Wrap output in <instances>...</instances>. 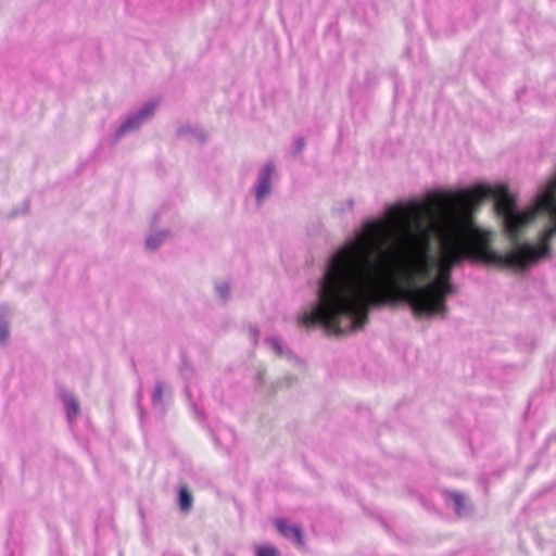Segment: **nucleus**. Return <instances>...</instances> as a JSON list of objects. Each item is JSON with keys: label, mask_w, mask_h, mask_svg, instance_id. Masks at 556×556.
Returning a JSON list of instances; mask_svg holds the SVG:
<instances>
[{"label": "nucleus", "mask_w": 556, "mask_h": 556, "mask_svg": "<svg viewBox=\"0 0 556 556\" xmlns=\"http://www.w3.org/2000/svg\"><path fill=\"white\" fill-rule=\"evenodd\" d=\"M470 189L456 193H429L424 202L394 205L383 219L368 222L356 237L330 257L323 276L318 302L303 313L299 324L305 328L321 325L327 333L340 334L362 328L368 321L371 304L362 300L363 289L377 274L384 251H394L397 267L390 285L418 286L432 276L435 258L430 253V230L426 217L441 212L477 208Z\"/></svg>", "instance_id": "f257e3e1"}, {"label": "nucleus", "mask_w": 556, "mask_h": 556, "mask_svg": "<svg viewBox=\"0 0 556 556\" xmlns=\"http://www.w3.org/2000/svg\"><path fill=\"white\" fill-rule=\"evenodd\" d=\"M473 210L450 211L437 224L440 245L438 275L424 286L388 283L394 280L397 255L384 251L377 264V275L363 289L362 300L371 304H388L396 301L407 303L418 317L431 316L446 311V298L453 292L451 275L453 267L464 260L482 262L502 267L500 253L492 250V235L479 228L473 220Z\"/></svg>", "instance_id": "f03ea898"}, {"label": "nucleus", "mask_w": 556, "mask_h": 556, "mask_svg": "<svg viewBox=\"0 0 556 556\" xmlns=\"http://www.w3.org/2000/svg\"><path fill=\"white\" fill-rule=\"evenodd\" d=\"M227 291H228L227 287H225V288L219 287V292L223 294V296L226 295Z\"/></svg>", "instance_id": "4468645a"}, {"label": "nucleus", "mask_w": 556, "mask_h": 556, "mask_svg": "<svg viewBox=\"0 0 556 556\" xmlns=\"http://www.w3.org/2000/svg\"><path fill=\"white\" fill-rule=\"evenodd\" d=\"M193 497L186 485L179 489V508L181 511H189L192 507Z\"/></svg>", "instance_id": "0eeeda50"}, {"label": "nucleus", "mask_w": 556, "mask_h": 556, "mask_svg": "<svg viewBox=\"0 0 556 556\" xmlns=\"http://www.w3.org/2000/svg\"><path fill=\"white\" fill-rule=\"evenodd\" d=\"M279 551L273 545H261L256 548V556H279Z\"/></svg>", "instance_id": "1a4fd4ad"}, {"label": "nucleus", "mask_w": 556, "mask_h": 556, "mask_svg": "<svg viewBox=\"0 0 556 556\" xmlns=\"http://www.w3.org/2000/svg\"><path fill=\"white\" fill-rule=\"evenodd\" d=\"M8 336L7 325L0 321V341L4 340Z\"/></svg>", "instance_id": "ddd939ff"}, {"label": "nucleus", "mask_w": 556, "mask_h": 556, "mask_svg": "<svg viewBox=\"0 0 556 556\" xmlns=\"http://www.w3.org/2000/svg\"><path fill=\"white\" fill-rule=\"evenodd\" d=\"M457 513L460 515L465 506V496L459 493L452 494Z\"/></svg>", "instance_id": "9b49d317"}, {"label": "nucleus", "mask_w": 556, "mask_h": 556, "mask_svg": "<svg viewBox=\"0 0 556 556\" xmlns=\"http://www.w3.org/2000/svg\"><path fill=\"white\" fill-rule=\"evenodd\" d=\"M271 173L273 167L270 165H266L260 176L258 187L256 190V198L258 201H261L266 194L269 193Z\"/></svg>", "instance_id": "423d86ee"}, {"label": "nucleus", "mask_w": 556, "mask_h": 556, "mask_svg": "<svg viewBox=\"0 0 556 556\" xmlns=\"http://www.w3.org/2000/svg\"><path fill=\"white\" fill-rule=\"evenodd\" d=\"M162 395H163V387H162V384H157L155 388L154 394H153L154 401L161 402Z\"/></svg>", "instance_id": "f8f14e48"}, {"label": "nucleus", "mask_w": 556, "mask_h": 556, "mask_svg": "<svg viewBox=\"0 0 556 556\" xmlns=\"http://www.w3.org/2000/svg\"><path fill=\"white\" fill-rule=\"evenodd\" d=\"M477 198V207L486 199L495 200L496 214L503 219L504 232L514 245L500 253L503 268L526 269L551 256V241L556 236V174L547 181L533 206L519 212L506 186L478 185L470 189Z\"/></svg>", "instance_id": "7ed1b4c3"}, {"label": "nucleus", "mask_w": 556, "mask_h": 556, "mask_svg": "<svg viewBox=\"0 0 556 556\" xmlns=\"http://www.w3.org/2000/svg\"><path fill=\"white\" fill-rule=\"evenodd\" d=\"M65 406L68 418H75L79 410L78 402L74 397H68L65 400Z\"/></svg>", "instance_id": "6e6552de"}, {"label": "nucleus", "mask_w": 556, "mask_h": 556, "mask_svg": "<svg viewBox=\"0 0 556 556\" xmlns=\"http://www.w3.org/2000/svg\"><path fill=\"white\" fill-rule=\"evenodd\" d=\"M164 235L157 233L155 236H151L147 239L146 244L149 249L154 250L159 247V244L163 241Z\"/></svg>", "instance_id": "9d476101"}, {"label": "nucleus", "mask_w": 556, "mask_h": 556, "mask_svg": "<svg viewBox=\"0 0 556 556\" xmlns=\"http://www.w3.org/2000/svg\"><path fill=\"white\" fill-rule=\"evenodd\" d=\"M275 526L283 536L293 538L300 546L303 545L302 531L299 527L289 526L283 519H277Z\"/></svg>", "instance_id": "39448f33"}, {"label": "nucleus", "mask_w": 556, "mask_h": 556, "mask_svg": "<svg viewBox=\"0 0 556 556\" xmlns=\"http://www.w3.org/2000/svg\"><path fill=\"white\" fill-rule=\"evenodd\" d=\"M156 109L155 104H147L135 117L126 121L118 129V136H122L126 131L134 129L140 125V123L150 117Z\"/></svg>", "instance_id": "20e7f679"}]
</instances>
